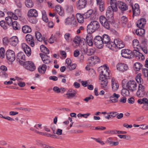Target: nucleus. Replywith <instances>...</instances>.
Masks as SVG:
<instances>
[{"label": "nucleus", "instance_id": "4c0bfd02", "mask_svg": "<svg viewBox=\"0 0 148 148\" xmlns=\"http://www.w3.org/2000/svg\"><path fill=\"white\" fill-rule=\"evenodd\" d=\"M139 51H140L136 49H134L133 51L132 52L131 54L132 56H133V57L134 56H135L137 59V58L138 57L139 55H141V53H140Z\"/></svg>", "mask_w": 148, "mask_h": 148}, {"label": "nucleus", "instance_id": "13d9d810", "mask_svg": "<svg viewBox=\"0 0 148 148\" xmlns=\"http://www.w3.org/2000/svg\"><path fill=\"white\" fill-rule=\"evenodd\" d=\"M142 73L145 77H146L148 75V69H143L142 70Z\"/></svg>", "mask_w": 148, "mask_h": 148}, {"label": "nucleus", "instance_id": "f704fd0d", "mask_svg": "<svg viewBox=\"0 0 148 148\" xmlns=\"http://www.w3.org/2000/svg\"><path fill=\"white\" fill-rule=\"evenodd\" d=\"M23 32L24 33H27L30 32L32 30L30 27L27 25H25L22 28Z\"/></svg>", "mask_w": 148, "mask_h": 148}, {"label": "nucleus", "instance_id": "79ce46f5", "mask_svg": "<svg viewBox=\"0 0 148 148\" xmlns=\"http://www.w3.org/2000/svg\"><path fill=\"white\" fill-rule=\"evenodd\" d=\"M35 35L36 38L38 40L40 41H41L42 40V36L41 34L39 32H36L35 33Z\"/></svg>", "mask_w": 148, "mask_h": 148}, {"label": "nucleus", "instance_id": "de8ad7c7", "mask_svg": "<svg viewBox=\"0 0 148 148\" xmlns=\"http://www.w3.org/2000/svg\"><path fill=\"white\" fill-rule=\"evenodd\" d=\"M133 16L138 15L140 13V10L139 9H133Z\"/></svg>", "mask_w": 148, "mask_h": 148}, {"label": "nucleus", "instance_id": "4468645a", "mask_svg": "<svg viewBox=\"0 0 148 148\" xmlns=\"http://www.w3.org/2000/svg\"><path fill=\"white\" fill-rule=\"evenodd\" d=\"M88 62L90 65L92 66L98 63L100 61L99 58L96 56H92L90 57L88 59Z\"/></svg>", "mask_w": 148, "mask_h": 148}, {"label": "nucleus", "instance_id": "e2e57ef3", "mask_svg": "<svg viewBox=\"0 0 148 148\" xmlns=\"http://www.w3.org/2000/svg\"><path fill=\"white\" fill-rule=\"evenodd\" d=\"M116 0H110V4L111 6H116L117 7V3L116 2Z\"/></svg>", "mask_w": 148, "mask_h": 148}, {"label": "nucleus", "instance_id": "3c124183", "mask_svg": "<svg viewBox=\"0 0 148 148\" xmlns=\"http://www.w3.org/2000/svg\"><path fill=\"white\" fill-rule=\"evenodd\" d=\"M5 50L3 48L1 47L0 48V58H3L5 56Z\"/></svg>", "mask_w": 148, "mask_h": 148}, {"label": "nucleus", "instance_id": "20e7f679", "mask_svg": "<svg viewBox=\"0 0 148 148\" xmlns=\"http://www.w3.org/2000/svg\"><path fill=\"white\" fill-rule=\"evenodd\" d=\"M137 84L135 81H130L126 84V87L127 88V92H133L136 89Z\"/></svg>", "mask_w": 148, "mask_h": 148}, {"label": "nucleus", "instance_id": "09e8293b", "mask_svg": "<svg viewBox=\"0 0 148 148\" xmlns=\"http://www.w3.org/2000/svg\"><path fill=\"white\" fill-rule=\"evenodd\" d=\"M76 66V64H73L71 65L70 64V65H69L67 67V69H68L69 71H71L75 69Z\"/></svg>", "mask_w": 148, "mask_h": 148}, {"label": "nucleus", "instance_id": "4d7b16f0", "mask_svg": "<svg viewBox=\"0 0 148 148\" xmlns=\"http://www.w3.org/2000/svg\"><path fill=\"white\" fill-rule=\"evenodd\" d=\"M106 18L103 16H101L99 17V21L101 25L105 21H106Z\"/></svg>", "mask_w": 148, "mask_h": 148}, {"label": "nucleus", "instance_id": "37998d69", "mask_svg": "<svg viewBox=\"0 0 148 148\" xmlns=\"http://www.w3.org/2000/svg\"><path fill=\"white\" fill-rule=\"evenodd\" d=\"M101 25L106 29L109 30L110 29V25L109 23V22L106 19V21H105L103 22V23H102Z\"/></svg>", "mask_w": 148, "mask_h": 148}, {"label": "nucleus", "instance_id": "4be33fe9", "mask_svg": "<svg viewBox=\"0 0 148 148\" xmlns=\"http://www.w3.org/2000/svg\"><path fill=\"white\" fill-rule=\"evenodd\" d=\"M9 41L11 45L15 46L18 44V40L17 37L14 36L10 38Z\"/></svg>", "mask_w": 148, "mask_h": 148}, {"label": "nucleus", "instance_id": "a211bd4d", "mask_svg": "<svg viewBox=\"0 0 148 148\" xmlns=\"http://www.w3.org/2000/svg\"><path fill=\"white\" fill-rule=\"evenodd\" d=\"M25 39L27 43L31 47L34 46L35 43L33 41L34 40L31 35L29 34H27L25 36Z\"/></svg>", "mask_w": 148, "mask_h": 148}, {"label": "nucleus", "instance_id": "cd10ccee", "mask_svg": "<svg viewBox=\"0 0 148 148\" xmlns=\"http://www.w3.org/2000/svg\"><path fill=\"white\" fill-rule=\"evenodd\" d=\"M133 46L134 49H136L140 51L141 46L139 44L138 40L136 39H134L133 41Z\"/></svg>", "mask_w": 148, "mask_h": 148}, {"label": "nucleus", "instance_id": "2f4dec72", "mask_svg": "<svg viewBox=\"0 0 148 148\" xmlns=\"http://www.w3.org/2000/svg\"><path fill=\"white\" fill-rule=\"evenodd\" d=\"M40 49L41 51L45 55L49 53V50L44 45H42L40 46Z\"/></svg>", "mask_w": 148, "mask_h": 148}, {"label": "nucleus", "instance_id": "7ed1b4c3", "mask_svg": "<svg viewBox=\"0 0 148 148\" xmlns=\"http://www.w3.org/2000/svg\"><path fill=\"white\" fill-rule=\"evenodd\" d=\"M101 39L104 44H106L107 47L112 49L114 50V47L113 46L114 42L110 41V38L108 35L104 34L101 37Z\"/></svg>", "mask_w": 148, "mask_h": 148}, {"label": "nucleus", "instance_id": "c756f323", "mask_svg": "<svg viewBox=\"0 0 148 148\" xmlns=\"http://www.w3.org/2000/svg\"><path fill=\"white\" fill-rule=\"evenodd\" d=\"M47 66L45 64H43L42 66H40L38 69V72L42 74L44 73L46 71Z\"/></svg>", "mask_w": 148, "mask_h": 148}, {"label": "nucleus", "instance_id": "c9c22d12", "mask_svg": "<svg viewBox=\"0 0 148 148\" xmlns=\"http://www.w3.org/2000/svg\"><path fill=\"white\" fill-rule=\"evenodd\" d=\"M14 29L15 30H19L21 29V27L19 24H18L16 21H14L13 23H12L11 25Z\"/></svg>", "mask_w": 148, "mask_h": 148}, {"label": "nucleus", "instance_id": "c85d7f7f", "mask_svg": "<svg viewBox=\"0 0 148 148\" xmlns=\"http://www.w3.org/2000/svg\"><path fill=\"white\" fill-rule=\"evenodd\" d=\"M76 17L78 22L79 23H82L84 22V17L80 14H77L76 15Z\"/></svg>", "mask_w": 148, "mask_h": 148}, {"label": "nucleus", "instance_id": "ea45409f", "mask_svg": "<svg viewBox=\"0 0 148 148\" xmlns=\"http://www.w3.org/2000/svg\"><path fill=\"white\" fill-rule=\"evenodd\" d=\"M12 17L11 16L8 15V16L7 17L5 18L6 23L9 26H11L12 23H13L12 19Z\"/></svg>", "mask_w": 148, "mask_h": 148}, {"label": "nucleus", "instance_id": "864d4df0", "mask_svg": "<svg viewBox=\"0 0 148 148\" xmlns=\"http://www.w3.org/2000/svg\"><path fill=\"white\" fill-rule=\"evenodd\" d=\"M94 99V97L91 95H90L88 97H86L83 99V101H85L86 103H88L90 100H92Z\"/></svg>", "mask_w": 148, "mask_h": 148}, {"label": "nucleus", "instance_id": "ddd939ff", "mask_svg": "<svg viewBox=\"0 0 148 148\" xmlns=\"http://www.w3.org/2000/svg\"><path fill=\"white\" fill-rule=\"evenodd\" d=\"M132 51L128 49H123L121 51V54L124 58H131L133 57L131 55Z\"/></svg>", "mask_w": 148, "mask_h": 148}, {"label": "nucleus", "instance_id": "338daca9", "mask_svg": "<svg viewBox=\"0 0 148 148\" xmlns=\"http://www.w3.org/2000/svg\"><path fill=\"white\" fill-rule=\"evenodd\" d=\"M70 36V34L68 33H66L64 36L65 39L67 41L69 40V38Z\"/></svg>", "mask_w": 148, "mask_h": 148}, {"label": "nucleus", "instance_id": "2eb2a0df", "mask_svg": "<svg viewBox=\"0 0 148 148\" xmlns=\"http://www.w3.org/2000/svg\"><path fill=\"white\" fill-rule=\"evenodd\" d=\"M84 52L88 56L93 55L95 52V49L92 48L88 49L87 45L84 46L82 49Z\"/></svg>", "mask_w": 148, "mask_h": 148}, {"label": "nucleus", "instance_id": "412c9836", "mask_svg": "<svg viewBox=\"0 0 148 148\" xmlns=\"http://www.w3.org/2000/svg\"><path fill=\"white\" fill-rule=\"evenodd\" d=\"M40 55L42 58V61L44 63L48 64L50 62V58L49 56L41 53H40Z\"/></svg>", "mask_w": 148, "mask_h": 148}, {"label": "nucleus", "instance_id": "aec40b11", "mask_svg": "<svg viewBox=\"0 0 148 148\" xmlns=\"http://www.w3.org/2000/svg\"><path fill=\"white\" fill-rule=\"evenodd\" d=\"M85 0H79L77 3V7L79 10L85 8L86 4Z\"/></svg>", "mask_w": 148, "mask_h": 148}, {"label": "nucleus", "instance_id": "8fccbe9b", "mask_svg": "<svg viewBox=\"0 0 148 148\" xmlns=\"http://www.w3.org/2000/svg\"><path fill=\"white\" fill-rule=\"evenodd\" d=\"M81 41V39L78 36L75 37L73 40L75 44H77L78 45L80 43Z\"/></svg>", "mask_w": 148, "mask_h": 148}, {"label": "nucleus", "instance_id": "9b49d317", "mask_svg": "<svg viewBox=\"0 0 148 148\" xmlns=\"http://www.w3.org/2000/svg\"><path fill=\"white\" fill-rule=\"evenodd\" d=\"M113 46H114V47L120 49L124 47L125 46V44L123 42L119 39H116L114 40V44Z\"/></svg>", "mask_w": 148, "mask_h": 148}, {"label": "nucleus", "instance_id": "6ab92c4d", "mask_svg": "<svg viewBox=\"0 0 148 148\" xmlns=\"http://www.w3.org/2000/svg\"><path fill=\"white\" fill-rule=\"evenodd\" d=\"M122 11H124L128 9L127 5L125 3L120 1H118L117 3V6Z\"/></svg>", "mask_w": 148, "mask_h": 148}, {"label": "nucleus", "instance_id": "bf43d9fd", "mask_svg": "<svg viewBox=\"0 0 148 148\" xmlns=\"http://www.w3.org/2000/svg\"><path fill=\"white\" fill-rule=\"evenodd\" d=\"M88 45L90 46H92L93 45V42L92 39L90 38L89 39H88L86 40Z\"/></svg>", "mask_w": 148, "mask_h": 148}, {"label": "nucleus", "instance_id": "6e6552de", "mask_svg": "<svg viewBox=\"0 0 148 148\" xmlns=\"http://www.w3.org/2000/svg\"><path fill=\"white\" fill-rule=\"evenodd\" d=\"M117 8L114 5L108 7L107 10L106 12V16L107 18H112L113 16L114 12H116L117 10Z\"/></svg>", "mask_w": 148, "mask_h": 148}, {"label": "nucleus", "instance_id": "f8f14e48", "mask_svg": "<svg viewBox=\"0 0 148 148\" xmlns=\"http://www.w3.org/2000/svg\"><path fill=\"white\" fill-rule=\"evenodd\" d=\"M8 15L11 16L12 18L14 20H16L18 19V17H21V11L20 10L16 9L14 11V13L11 12H7Z\"/></svg>", "mask_w": 148, "mask_h": 148}, {"label": "nucleus", "instance_id": "b1692460", "mask_svg": "<svg viewBox=\"0 0 148 148\" xmlns=\"http://www.w3.org/2000/svg\"><path fill=\"white\" fill-rule=\"evenodd\" d=\"M94 14H93V10H89L84 14V16H85V18H89L90 19H92L94 18Z\"/></svg>", "mask_w": 148, "mask_h": 148}, {"label": "nucleus", "instance_id": "c03bdc74", "mask_svg": "<svg viewBox=\"0 0 148 148\" xmlns=\"http://www.w3.org/2000/svg\"><path fill=\"white\" fill-rule=\"evenodd\" d=\"M142 67L141 64L139 62H136L134 64V69L136 71H138Z\"/></svg>", "mask_w": 148, "mask_h": 148}, {"label": "nucleus", "instance_id": "680f3d73", "mask_svg": "<svg viewBox=\"0 0 148 148\" xmlns=\"http://www.w3.org/2000/svg\"><path fill=\"white\" fill-rule=\"evenodd\" d=\"M127 102L130 104H133L134 103V99L132 97L129 98L127 100Z\"/></svg>", "mask_w": 148, "mask_h": 148}, {"label": "nucleus", "instance_id": "dca6fc26", "mask_svg": "<svg viewBox=\"0 0 148 148\" xmlns=\"http://www.w3.org/2000/svg\"><path fill=\"white\" fill-rule=\"evenodd\" d=\"M21 46L26 55L28 56H30L31 53V50L30 47L25 43L22 44Z\"/></svg>", "mask_w": 148, "mask_h": 148}, {"label": "nucleus", "instance_id": "f257e3e1", "mask_svg": "<svg viewBox=\"0 0 148 148\" xmlns=\"http://www.w3.org/2000/svg\"><path fill=\"white\" fill-rule=\"evenodd\" d=\"M98 70L100 73L99 79L101 81V86L104 88L107 86L108 83L107 79H109L108 68L106 66L104 65L99 67Z\"/></svg>", "mask_w": 148, "mask_h": 148}, {"label": "nucleus", "instance_id": "e433bc0d", "mask_svg": "<svg viewBox=\"0 0 148 148\" xmlns=\"http://www.w3.org/2000/svg\"><path fill=\"white\" fill-rule=\"evenodd\" d=\"M137 102L138 103L140 104H143L148 105V99L146 98L139 99L138 100Z\"/></svg>", "mask_w": 148, "mask_h": 148}, {"label": "nucleus", "instance_id": "5fc2aeb1", "mask_svg": "<svg viewBox=\"0 0 148 148\" xmlns=\"http://www.w3.org/2000/svg\"><path fill=\"white\" fill-rule=\"evenodd\" d=\"M73 18H67L65 21V22L66 25H71L72 21Z\"/></svg>", "mask_w": 148, "mask_h": 148}, {"label": "nucleus", "instance_id": "58836bf2", "mask_svg": "<svg viewBox=\"0 0 148 148\" xmlns=\"http://www.w3.org/2000/svg\"><path fill=\"white\" fill-rule=\"evenodd\" d=\"M127 18L125 16H123L121 18V24L123 27H125L127 22Z\"/></svg>", "mask_w": 148, "mask_h": 148}, {"label": "nucleus", "instance_id": "774afa93", "mask_svg": "<svg viewBox=\"0 0 148 148\" xmlns=\"http://www.w3.org/2000/svg\"><path fill=\"white\" fill-rule=\"evenodd\" d=\"M77 22L73 18L72 21L71 22V25L75 27L77 26Z\"/></svg>", "mask_w": 148, "mask_h": 148}, {"label": "nucleus", "instance_id": "6e6d98bb", "mask_svg": "<svg viewBox=\"0 0 148 148\" xmlns=\"http://www.w3.org/2000/svg\"><path fill=\"white\" fill-rule=\"evenodd\" d=\"M0 25L4 29H6L7 28L6 24L5 23L4 21H0Z\"/></svg>", "mask_w": 148, "mask_h": 148}, {"label": "nucleus", "instance_id": "5701e85b", "mask_svg": "<svg viewBox=\"0 0 148 148\" xmlns=\"http://www.w3.org/2000/svg\"><path fill=\"white\" fill-rule=\"evenodd\" d=\"M146 23V19L144 18H142L138 21L137 26L139 28H143Z\"/></svg>", "mask_w": 148, "mask_h": 148}, {"label": "nucleus", "instance_id": "423d86ee", "mask_svg": "<svg viewBox=\"0 0 148 148\" xmlns=\"http://www.w3.org/2000/svg\"><path fill=\"white\" fill-rule=\"evenodd\" d=\"M94 43L96 47L99 49L102 48L104 44L101 37L99 36H97L95 38Z\"/></svg>", "mask_w": 148, "mask_h": 148}, {"label": "nucleus", "instance_id": "393cba45", "mask_svg": "<svg viewBox=\"0 0 148 148\" xmlns=\"http://www.w3.org/2000/svg\"><path fill=\"white\" fill-rule=\"evenodd\" d=\"M28 16L29 17H36L38 16V12L35 9H30L28 11Z\"/></svg>", "mask_w": 148, "mask_h": 148}, {"label": "nucleus", "instance_id": "72a5a7b5", "mask_svg": "<svg viewBox=\"0 0 148 148\" xmlns=\"http://www.w3.org/2000/svg\"><path fill=\"white\" fill-rule=\"evenodd\" d=\"M76 93H66L63 95V96L68 99H71L76 97Z\"/></svg>", "mask_w": 148, "mask_h": 148}, {"label": "nucleus", "instance_id": "f03ea898", "mask_svg": "<svg viewBox=\"0 0 148 148\" xmlns=\"http://www.w3.org/2000/svg\"><path fill=\"white\" fill-rule=\"evenodd\" d=\"M100 27L99 22L97 21H92L90 22L87 27V30L89 33L94 32L98 29Z\"/></svg>", "mask_w": 148, "mask_h": 148}, {"label": "nucleus", "instance_id": "9d476101", "mask_svg": "<svg viewBox=\"0 0 148 148\" xmlns=\"http://www.w3.org/2000/svg\"><path fill=\"white\" fill-rule=\"evenodd\" d=\"M17 61L21 65L23 64L25 61V56L23 52H20L17 55L16 57Z\"/></svg>", "mask_w": 148, "mask_h": 148}, {"label": "nucleus", "instance_id": "a19ab883", "mask_svg": "<svg viewBox=\"0 0 148 148\" xmlns=\"http://www.w3.org/2000/svg\"><path fill=\"white\" fill-rule=\"evenodd\" d=\"M25 5L29 8L32 7L33 6V3L32 0H26L25 1Z\"/></svg>", "mask_w": 148, "mask_h": 148}, {"label": "nucleus", "instance_id": "69168bd1", "mask_svg": "<svg viewBox=\"0 0 148 148\" xmlns=\"http://www.w3.org/2000/svg\"><path fill=\"white\" fill-rule=\"evenodd\" d=\"M141 50H142L145 53H147V49L145 47H140V51H141Z\"/></svg>", "mask_w": 148, "mask_h": 148}, {"label": "nucleus", "instance_id": "0eeeda50", "mask_svg": "<svg viewBox=\"0 0 148 148\" xmlns=\"http://www.w3.org/2000/svg\"><path fill=\"white\" fill-rule=\"evenodd\" d=\"M22 65L27 70L30 71H33L36 69V66L31 61H26Z\"/></svg>", "mask_w": 148, "mask_h": 148}, {"label": "nucleus", "instance_id": "603ef678", "mask_svg": "<svg viewBox=\"0 0 148 148\" xmlns=\"http://www.w3.org/2000/svg\"><path fill=\"white\" fill-rule=\"evenodd\" d=\"M42 19L43 21L45 22H47L48 21L47 17L46 14V12L45 11L42 12Z\"/></svg>", "mask_w": 148, "mask_h": 148}, {"label": "nucleus", "instance_id": "39448f33", "mask_svg": "<svg viewBox=\"0 0 148 148\" xmlns=\"http://www.w3.org/2000/svg\"><path fill=\"white\" fill-rule=\"evenodd\" d=\"M140 74H138L136 77V80L137 83L139 84L138 92H143L145 91L144 87L142 84L143 83V81L141 77Z\"/></svg>", "mask_w": 148, "mask_h": 148}, {"label": "nucleus", "instance_id": "f3484780", "mask_svg": "<svg viewBox=\"0 0 148 148\" xmlns=\"http://www.w3.org/2000/svg\"><path fill=\"white\" fill-rule=\"evenodd\" d=\"M116 68L117 70L124 72L126 71L128 69L127 65L124 63H119L116 65Z\"/></svg>", "mask_w": 148, "mask_h": 148}, {"label": "nucleus", "instance_id": "a878e982", "mask_svg": "<svg viewBox=\"0 0 148 148\" xmlns=\"http://www.w3.org/2000/svg\"><path fill=\"white\" fill-rule=\"evenodd\" d=\"M119 95L116 94V93H114L113 95L110 97V101H111L112 103H116L118 101V99L119 97Z\"/></svg>", "mask_w": 148, "mask_h": 148}, {"label": "nucleus", "instance_id": "473e14b6", "mask_svg": "<svg viewBox=\"0 0 148 148\" xmlns=\"http://www.w3.org/2000/svg\"><path fill=\"white\" fill-rule=\"evenodd\" d=\"M56 10L60 16H62L64 15V11L62 10L60 6L57 5L56 6Z\"/></svg>", "mask_w": 148, "mask_h": 148}, {"label": "nucleus", "instance_id": "7c9ffc66", "mask_svg": "<svg viewBox=\"0 0 148 148\" xmlns=\"http://www.w3.org/2000/svg\"><path fill=\"white\" fill-rule=\"evenodd\" d=\"M143 28H139L136 30L135 33L136 34L140 36H142L145 33V30Z\"/></svg>", "mask_w": 148, "mask_h": 148}, {"label": "nucleus", "instance_id": "052dcab7", "mask_svg": "<svg viewBox=\"0 0 148 148\" xmlns=\"http://www.w3.org/2000/svg\"><path fill=\"white\" fill-rule=\"evenodd\" d=\"M122 95L123 96V97L120 99L119 101L123 103H125L127 99L125 97V96L124 95Z\"/></svg>", "mask_w": 148, "mask_h": 148}, {"label": "nucleus", "instance_id": "0e129e2a", "mask_svg": "<svg viewBox=\"0 0 148 148\" xmlns=\"http://www.w3.org/2000/svg\"><path fill=\"white\" fill-rule=\"evenodd\" d=\"M93 139L95 140V141L98 143H99L102 145H103L105 144L104 143L102 140H100L99 139H96L95 138H93Z\"/></svg>", "mask_w": 148, "mask_h": 148}, {"label": "nucleus", "instance_id": "a18cd8bd", "mask_svg": "<svg viewBox=\"0 0 148 148\" xmlns=\"http://www.w3.org/2000/svg\"><path fill=\"white\" fill-rule=\"evenodd\" d=\"M97 4L99 5V8L100 11L101 12L103 11L105 9L104 1L100 2L99 3H97Z\"/></svg>", "mask_w": 148, "mask_h": 148}, {"label": "nucleus", "instance_id": "1a4fd4ad", "mask_svg": "<svg viewBox=\"0 0 148 148\" xmlns=\"http://www.w3.org/2000/svg\"><path fill=\"white\" fill-rule=\"evenodd\" d=\"M6 57L7 59L11 62L14 61L15 59L14 52L11 50H8L7 51Z\"/></svg>", "mask_w": 148, "mask_h": 148}, {"label": "nucleus", "instance_id": "bb28decb", "mask_svg": "<svg viewBox=\"0 0 148 148\" xmlns=\"http://www.w3.org/2000/svg\"><path fill=\"white\" fill-rule=\"evenodd\" d=\"M119 84L115 82V79L112 78V89L114 92H115L119 88Z\"/></svg>", "mask_w": 148, "mask_h": 148}, {"label": "nucleus", "instance_id": "49530a36", "mask_svg": "<svg viewBox=\"0 0 148 148\" xmlns=\"http://www.w3.org/2000/svg\"><path fill=\"white\" fill-rule=\"evenodd\" d=\"M123 89L121 90V92H127V88H125V80H123L122 82Z\"/></svg>", "mask_w": 148, "mask_h": 148}]
</instances>
